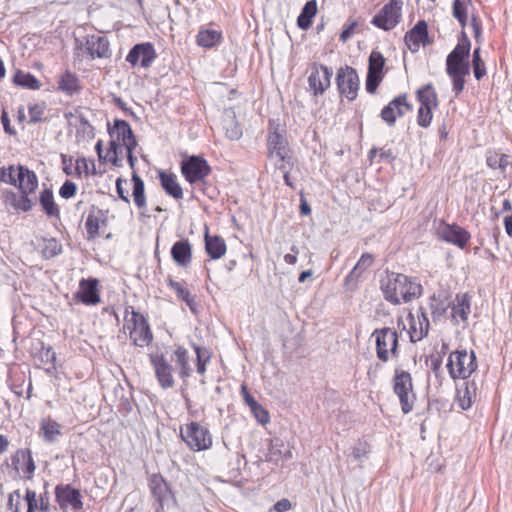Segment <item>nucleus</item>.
<instances>
[{"label":"nucleus","instance_id":"obj_1","mask_svg":"<svg viewBox=\"0 0 512 512\" xmlns=\"http://www.w3.org/2000/svg\"><path fill=\"white\" fill-rule=\"evenodd\" d=\"M380 289L384 299L392 305L411 302L418 299L423 292V288L416 278L389 271L381 279Z\"/></svg>","mask_w":512,"mask_h":512},{"label":"nucleus","instance_id":"obj_2","mask_svg":"<svg viewBox=\"0 0 512 512\" xmlns=\"http://www.w3.org/2000/svg\"><path fill=\"white\" fill-rule=\"evenodd\" d=\"M108 133L111 137L108 149V160L112 165L122 167L123 163L119 154L122 153V147L137 146L135 135L130 124L121 119L114 120L113 126L108 127Z\"/></svg>","mask_w":512,"mask_h":512},{"label":"nucleus","instance_id":"obj_3","mask_svg":"<svg viewBox=\"0 0 512 512\" xmlns=\"http://www.w3.org/2000/svg\"><path fill=\"white\" fill-rule=\"evenodd\" d=\"M75 53L79 61L95 59H109L111 56L110 44L105 36L88 35L85 41L75 40Z\"/></svg>","mask_w":512,"mask_h":512},{"label":"nucleus","instance_id":"obj_4","mask_svg":"<svg viewBox=\"0 0 512 512\" xmlns=\"http://www.w3.org/2000/svg\"><path fill=\"white\" fill-rule=\"evenodd\" d=\"M452 379H467L477 369L476 355L473 350H456L449 354L447 365Z\"/></svg>","mask_w":512,"mask_h":512},{"label":"nucleus","instance_id":"obj_5","mask_svg":"<svg viewBox=\"0 0 512 512\" xmlns=\"http://www.w3.org/2000/svg\"><path fill=\"white\" fill-rule=\"evenodd\" d=\"M181 439L195 452L208 450L212 446V435L209 429L198 422H190L180 430Z\"/></svg>","mask_w":512,"mask_h":512},{"label":"nucleus","instance_id":"obj_6","mask_svg":"<svg viewBox=\"0 0 512 512\" xmlns=\"http://www.w3.org/2000/svg\"><path fill=\"white\" fill-rule=\"evenodd\" d=\"M375 338L376 354L380 361L387 362L390 358L398 357V333L396 330L385 327L376 329L372 333Z\"/></svg>","mask_w":512,"mask_h":512},{"label":"nucleus","instance_id":"obj_7","mask_svg":"<svg viewBox=\"0 0 512 512\" xmlns=\"http://www.w3.org/2000/svg\"><path fill=\"white\" fill-rule=\"evenodd\" d=\"M393 391L398 396L401 410L408 414L413 410L415 394L410 373L396 369L393 377Z\"/></svg>","mask_w":512,"mask_h":512},{"label":"nucleus","instance_id":"obj_8","mask_svg":"<svg viewBox=\"0 0 512 512\" xmlns=\"http://www.w3.org/2000/svg\"><path fill=\"white\" fill-rule=\"evenodd\" d=\"M151 493L158 503L155 512H166L176 508V499L164 478L154 474L149 480Z\"/></svg>","mask_w":512,"mask_h":512},{"label":"nucleus","instance_id":"obj_9","mask_svg":"<svg viewBox=\"0 0 512 512\" xmlns=\"http://www.w3.org/2000/svg\"><path fill=\"white\" fill-rule=\"evenodd\" d=\"M402 4L401 0H390L372 18L371 23L386 31L393 29L401 19Z\"/></svg>","mask_w":512,"mask_h":512},{"label":"nucleus","instance_id":"obj_10","mask_svg":"<svg viewBox=\"0 0 512 512\" xmlns=\"http://www.w3.org/2000/svg\"><path fill=\"white\" fill-rule=\"evenodd\" d=\"M127 326L130 329V339L136 346L144 347L150 344L153 336L148 321L141 313L132 310Z\"/></svg>","mask_w":512,"mask_h":512},{"label":"nucleus","instance_id":"obj_11","mask_svg":"<svg viewBox=\"0 0 512 512\" xmlns=\"http://www.w3.org/2000/svg\"><path fill=\"white\" fill-rule=\"evenodd\" d=\"M181 172L190 184H194L203 181L210 174L211 168L203 157L193 155L182 161Z\"/></svg>","mask_w":512,"mask_h":512},{"label":"nucleus","instance_id":"obj_12","mask_svg":"<svg viewBox=\"0 0 512 512\" xmlns=\"http://www.w3.org/2000/svg\"><path fill=\"white\" fill-rule=\"evenodd\" d=\"M338 90L342 96L352 101L357 97L359 90V77L352 66L341 67L336 77Z\"/></svg>","mask_w":512,"mask_h":512},{"label":"nucleus","instance_id":"obj_13","mask_svg":"<svg viewBox=\"0 0 512 512\" xmlns=\"http://www.w3.org/2000/svg\"><path fill=\"white\" fill-rule=\"evenodd\" d=\"M332 67L313 66L308 76L309 90L314 96L322 95L331 85Z\"/></svg>","mask_w":512,"mask_h":512},{"label":"nucleus","instance_id":"obj_14","mask_svg":"<svg viewBox=\"0 0 512 512\" xmlns=\"http://www.w3.org/2000/svg\"><path fill=\"white\" fill-rule=\"evenodd\" d=\"M412 110V105L407 101V95L401 94L390 101L381 111L382 120L390 127L394 126L397 117H402Z\"/></svg>","mask_w":512,"mask_h":512},{"label":"nucleus","instance_id":"obj_15","mask_svg":"<svg viewBox=\"0 0 512 512\" xmlns=\"http://www.w3.org/2000/svg\"><path fill=\"white\" fill-rule=\"evenodd\" d=\"M150 361L154 367L156 378L160 386L168 389L174 386L172 366L162 354H150Z\"/></svg>","mask_w":512,"mask_h":512},{"label":"nucleus","instance_id":"obj_16","mask_svg":"<svg viewBox=\"0 0 512 512\" xmlns=\"http://www.w3.org/2000/svg\"><path fill=\"white\" fill-rule=\"evenodd\" d=\"M268 156L271 159L277 158L280 161L292 160L289 153L287 140L277 131L270 132L267 139Z\"/></svg>","mask_w":512,"mask_h":512},{"label":"nucleus","instance_id":"obj_17","mask_svg":"<svg viewBox=\"0 0 512 512\" xmlns=\"http://www.w3.org/2000/svg\"><path fill=\"white\" fill-rule=\"evenodd\" d=\"M409 319V336L410 341L413 343H416L418 341H421L424 337L428 335L429 331V320L428 317L423 311L422 308H420L419 313L417 315H413L412 313H409L408 315Z\"/></svg>","mask_w":512,"mask_h":512},{"label":"nucleus","instance_id":"obj_18","mask_svg":"<svg viewBox=\"0 0 512 512\" xmlns=\"http://www.w3.org/2000/svg\"><path fill=\"white\" fill-rule=\"evenodd\" d=\"M98 283L95 278L82 279L79 282V289L75 293V298L88 306L98 304L101 301L97 288Z\"/></svg>","mask_w":512,"mask_h":512},{"label":"nucleus","instance_id":"obj_19","mask_svg":"<svg viewBox=\"0 0 512 512\" xmlns=\"http://www.w3.org/2000/svg\"><path fill=\"white\" fill-rule=\"evenodd\" d=\"M157 57L155 48L150 42H143L134 45L126 56L129 64H150Z\"/></svg>","mask_w":512,"mask_h":512},{"label":"nucleus","instance_id":"obj_20","mask_svg":"<svg viewBox=\"0 0 512 512\" xmlns=\"http://www.w3.org/2000/svg\"><path fill=\"white\" fill-rule=\"evenodd\" d=\"M404 41L411 52H417L420 44L425 45L429 42L427 23L424 20H419L414 27L406 33Z\"/></svg>","mask_w":512,"mask_h":512},{"label":"nucleus","instance_id":"obj_21","mask_svg":"<svg viewBox=\"0 0 512 512\" xmlns=\"http://www.w3.org/2000/svg\"><path fill=\"white\" fill-rule=\"evenodd\" d=\"M56 500L61 507L71 505L74 509L82 508L80 492L72 488L70 485L57 486L55 489Z\"/></svg>","mask_w":512,"mask_h":512},{"label":"nucleus","instance_id":"obj_22","mask_svg":"<svg viewBox=\"0 0 512 512\" xmlns=\"http://www.w3.org/2000/svg\"><path fill=\"white\" fill-rule=\"evenodd\" d=\"M223 41V35L220 30L207 28L202 26L196 35V43L198 46L211 49L219 46Z\"/></svg>","mask_w":512,"mask_h":512},{"label":"nucleus","instance_id":"obj_23","mask_svg":"<svg viewBox=\"0 0 512 512\" xmlns=\"http://www.w3.org/2000/svg\"><path fill=\"white\" fill-rule=\"evenodd\" d=\"M106 213L107 211L92 207L85 222L88 240L95 239L99 233L100 225L106 224Z\"/></svg>","mask_w":512,"mask_h":512},{"label":"nucleus","instance_id":"obj_24","mask_svg":"<svg viewBox=\"0 0 512 512\" xmlns=\"http://www.w3.org/2000/svg\"><path fill=\"white\" fill-rule=\"evenodd\" d=\"M18 180L17 185L23 194L33 193L38 187V178L36 174L27 167L19 165L17 167Z\"/></svg>","mask_w":512,"mask_h":512},{"label":"nucleus","instance_id":"obj_25","mask_svg":"<svg viewBox=\"0 0 512 512\" xmlns=\"http://www.w3.org/2000/svg\"><path fill=\"white\" fill-rule=\"evenodd\" d=\"M171 257L181 267H187L192 259V247L187 239L177 241L171 248Z\"/></svg>","mask_w":512,"mask_h":512},{"label":"nucleus","instance_id":"obj_26","mask_svg":"<svg viewBox=\"0 0 512 512\" xmlns=\"http://www.w3.org/2000/svg\"><path fill=\"white\" fill-rule=\"evenodd\" d=\"M471 311V297L464 293V294H457L455 297V301L453 305L451 306V314L452 319L456 323H458V319H460L463 322H466L468 319V315Z\"/></svg>","mask_w":512,"mask_h":512},{"label":"nucleus","instance_id":"obj_27","mask_svg":"<svg viewBox=\"0 0 512 512\" xmlns=\"http://www.w3.org/2000/svg\"><path fill=\"white\" fill-rule=\"evenodd\" d=\"M442 238L446 242L464 248L470 239V234L460 226L447 225L442 231Z\"/></svg>","mask_w":512,"mask_h":512},{"label":"nucleus","instance_id":"obj_28","mask_svg":"<svg viewBox=\"0 0 512 512\" xmlns=\"http://www.w3.org/2000/svg\"><path fill=\"white\" fill-rule=\"evenodd\" d=\"M470 40L465 33L459 40L455 48L450 52L446 58V64H466L464 60L468 57L470 52Z\"/></svg>","mask_w":512,"mask_h":512},{"label":"nucleus","instance_id":"obj_29","mask_svg":"<svg viewBox=\"0 0 512 512\" xmlns=\"http://www.w3.org/2000/svg\"><path fill=\"white\" fill-rule=\"evenodd\" d=\"M226 243L220 236H209L208 230L205 232V249L211 259H219L226 253Z\"/></svg>","mask_w":512,"mask_h":512},{"label":"nucleus","instance_id":"obj_30","mask_svg":"<svg viewBox=\"0 0 512 512\" xmlns=\"http://www.w3.org/2000/svg\"><path fill=\"white\" fill-rule=\"evenodd\" d=\"M12 464L16 470H19V466L22 464L23 470L28 474V478L32 477L36 466L32 458L31 451L29 449H20L12 456Z\"/></svg>","mask_w":512,"mask_h":512},{"label":"nucleus","instance_id":"obj_31","mask_svg":"<svg viewBox=\"0 0 512 512\" xmlns=\"http://www.w3.org/2000/svg\"><path fill=\"white\" fill-rule=\"evenodd\" d=\"M447 74L453 82V91L460 94L465 85V76L470 74V66H446Z\"/></svg>","mask_w":512,"mask_h":512},{"label":"nucleus","instance_id":"obj_32","mask_svg":"<svg viewBox=\"0 0 512 512\" xmlns=\"http://www.w3.org/2000/svg\"><path fill=\"white\" fill-rule=\"evenodd\" d=\"M159 180L162 188L168 195L175 199H181L183 197V190L177 182V178L174 174L160 171Z\"/></svg>","mask_w":512,"mask_h":512},{"label":"nucleus","instance_id":"obj_33","mask_svg":"<svg viewBox=\"0 0 512 512\" xmlns=\"http://www.w3.org/2000/svg\"><path fill=\"white\" fill-rule=\"evenodd\" d=\"M416 97L421 106L437 108L438 107V95L434 86L428 83L420 87L416 92Z\"/></svg>","mask_w":512,"mask_h":512},{"label":"nucleus","instance_id":"obj_34","mask_svg":"<svg viewBox=\"0 0 512 512\" xmlns=\"http://www.w3.org/2000/svg\"><path fill=\"white\" fill-rule=\"evenodd\" d=\"M58 90L67 95L78 93L80 91V85L77 76L68 70L65 71V73L58 78Z\"/></svg>","mask_w":512,"mask_h":512},{"label":"nucleus","instance_id":"obj_35","mask_svg":"<svg viewBox=\"0 0 512 512\" xmlns=\"http://www.w3.org/2000/svg\"><path fill=\"white\" fill-rule=\"evenodd\" d=\"M173 355H174L175 359L172 357L171 361L176 362V366L179 370V376L182 379H186L187 377H189L191 375V372H192L190 365H189L190 358H189L188 351L185 348L179 346L174 351Z\"/></svg>","mask_w":512,"mask_h":512},{"label":"nucleus","instance_id":"obj_36","mask_svg":"<svg viewBox=\"0 0 512 512\" xmlns=\"http://www.w3.org/2000/svg\"><path fill=\"white\" fill-rule=\"evenodd\" d=\"M5 202L17 211L28 212L33 207V202L28 198V194L21 193L20 195L14 192L6 194Z\"/></svg>","mask_w":512,"mask_h":512},{"label":"nucleus","instance_id":"obj_37","mask_svg":"<svg viewBox=\"0 0 512 512\" xmlns=\"http://www.w3.org/2000/svg\"><path fill=\"white\" fill-rule=\"evenodd\" d=\"M39 202L48 217H60V211L54 201L53 191L51 189H44L40 193Z\"/></svg>","mask_w":512,"mask_h":512},{"label":"nucleus","instance_id":"obj_38","mask_svg":"<svg viewBox=\"0 0 512 512\" xmlns=\"http://www.w3.org/2000/svg\"><path fill=\"white\" fill-rule=\"evenodd\" d=\"M317 13L316 0L307 1L297 18V25L302 30H307L311 24L312 19Z\"/></svg>","mask_w":512,"mask_h":512},{"label":"nucleus","instance_id":"obj_39","mask_svg":"<svg viewBox=\"0 0 512 512\" xmlns=\"http://www.w3.org/2000/svg\"><path fill=\"white\" fill-rule=\"evenodd\" d=\"M374 257L370 253H363L352 269V271L346 277V283H350L352 281L357 280L363 271L367 270L373 263Z\"/></svg>","mask_w":512,"mask_h":512},{"label":"nucleus","instance_id":"obj_40","mask_svg":"<svg viewBox=\"0 0 512 512\" xmlns=\"http://www.w3.org/2000/svg\"><path fill=\"white\" fill-rule=\"evenodd\" d=\"M430 311L433 321H439L447 312L450 303L446 299L441 298L440 295L433 294L430 297Z\"/></svg>","mask_w":512,"mask_h":512},{"label":"nucleus","instance_id":"obj_41","mask_svg":"<svg viewBox=\"0 0 512 512\" xmlns=\"http://www.w3.org/2000/svg\"><path fill=\"white\" fill-rule=\"evenodd\" d=\"M464 389L458 390V405L462 410H467L472 405V398L476 394V384L474 381L464 383Z\"/></svg>","mask_w":512,"mask_h":512},{"label":"nucleus","instance_id":"obj_42","mask_svg":"<svg viewBox=\"0 0 512 512\" xmlns=\"http://www.w3.org/2000/svg\"><path fill=\"white\" fill-rule=\"evenodd\" d=\"M40 430L43 433L45 441L53 443L61 434V426L55 420L47 418L42 420Z\"/></svg>","mask_w":512,"mask_h":512},{"label":"nucleus","instance_id":"obj_43","mask_svg":"<svg viewBox=\"0 0 512 512\" xmlns=\"http://www.w3.org/2000/svg\"><path fill=\"white\" fill-rule=\"evenodd\" d=\"M132 181H133L132 195H133L134 203L138 208H140V209L144 208L146 206L144 181L136 173H133Z\"/></svg>","mask_w":512,"mask_h":512},{"label":"nucleus","instance_id":"obj_44","mask_svg":"<svg viewBox=\"0 0 512 512\" xmlns=\"http://www.w3.org/2000/svg\"><path fill=\"white\" fill-rule=\"evenodd\" d=\"M369 71L366 79V90L369 93H374L382 81V73L384 66H368Z\"/></svg>","mask_w":512,"mask_h":512},{"label":"nucleus","instance_id":"obj_45","mask_svg":"<svg viewBox=\"0 0 512 512\" xmlns=\"http://www.w3.org/2000/svg\"><path fill=\"white\" fill-rule=\"evenodd\" d=\"M13 82L21 87L36 90L40 88L39 81L30 73H24L20 70L16 71Z\"/></svg>","mask_w":512,"mask_h":512},{"label":"nucleus","instance_id":"obj_46","mask_svg":"<svg viewBox=\"0 0 512 512\" xmlns=\"http://www.w3.org/2000/svg\"><path fill=\"white\" fill-rule=\"evenodd\" d=\"M168 285L176 292L177 296L189 306L191 311H194L195 299L190 292L180 282L174 281L171 278L168 281Z\"/></svg>","mask_w":512,"mask_h":512},{"label":"nucleus","instance_id":"obj_47","mask_svg":"<svg viewBox=\"0 0 512 512\" xmlns=\"http://www.w3.org/2000/svg\"><path fill=\"white\" fill-rule=\"evenodd\" d=\"M62 252L61 244L54 238L45 241L43 246V256L46 259L53 258Z\"/></svg>","mask_w":512,"mask_h":512},{"label":"nucleus","instance_id":"obj_48","mask_svg":"<svg viewBox=\"0 0 512 512\" xmlns=\"http://www.w3.org/2000/svg\"><path fill=\"white\" fill-rule=\"evenodd\" d=\"M453 16L464 28L467 25V8L461 0H454L452 6Z\"/></svg>","mask_w":512,"mask_h":512},{"label":"nucleus","instance_id":"obj_49","mask_svg":"<svg viewBox=\"0 0 512 512\" xmlns=\"http://www.w3.org/2000/svg\"><path fill=\"white\" fill-rule=\"evenodd\" d=\"M433 109L434 108L420 105L417 115V124L420 127L427 128L430 126L433 118Z\"/></svg>","mask_w":512,"mask_h":512},{"label":"nucleus","instance_id":"obj_50","mask_svg":"<svg viewBox=\"0 0 512 512\" xmlns=\"http://www.w3.org/2000/svg\"><path fill=\"white\" fill-rule=\"evenodd\" d=\"M486 163L490 168L493 169H500L502 171H505L506 167L509 164L508 156L507 155H489L487 156Z\"/></svg>","mask_w":512,"mask_h":512},{"label":"nucleus","instance_id":"obj_51","mask_svg":"<svg viewBox=\"0 0 512 512\" xmlns=\"http://www.w3.org/2000/svg\"><path fill=\"white\" fill-rule=\"evenodd\" d=\"M18 180V171L14 166H9L8 168L2 167L0 168V181L16 186Z\"/></svg>","mask_w":512,"mask_h":512},{"label":"nucleus","instance_id":"obj_52","mask_svg":"<svg viewBox=\"0 0 512 512\" xmlns=\"http://www.w3.org/2000/svg\"><path fill=\"white\" fill-rule=\"evenodd\" d=\"M46 110L44 102L35 103L29 106L30 123H38L43 120V115Z\"/></svg>","mask_w":512,"mask_h":512},{"label":"nucleus","instance_id":"obj_53","mask_svg":"<svg viewBox=\"0 0 512 512\" xmlns=\"http://www.w3.org/2000/svg\"><path fill=\"white\" fill-rule=\"evenodd\" d=\"M224 129L230 140H238L242 136L241 127L233 119L225 122Z\"/></svg>","mask_w":512,"mask_h":512},{"label":"nucleus","instance_id":"obj_54","mask_svg":"<svg viewBox=\"0 0 512 512\" xmlns=\"http://www.w3.org/2000/svg\"><path fill=\"white\" fill-rule=\"evenodd\" d=\"M369 453V447L366 442H358L353 448L351 455L354 460L361 462Z\"/></svg>","mask_w":512,"mask_h":512},{"label":"nucleus","instance_id":"obj_55","mask_svg":"<svg viewBox=\"0 0 512 512\" xmlns=\"http://www.w3.org/2000/svg\"><path fill=\"white\" fill-rule=\"evenodd\" d=\"M77 192V185L70 180H66L64 184L60 187L59 195L63 199L72 198Z\"/></svg>","mask_w":512,"mask_h":512},{"label":"nucleus","instance_id":"obj_56","mask_svg":"<svg viewBox=\"0 0 512 512\" xmlns=\"http://www.w3.org/2000/svg\"><path fill=\"white\" fill-rule=\"evenodd\" d=\"M250 410L259 423L266 424L269 421L268 412L258 402Z\"/></svg>","mask_w":512,"mask_h":512},{"label":"nucleus","instance_id":"obj_57","mask_svg":"<svg viewBox=\"0 0 512 512\" xmlns=\"http://www.w3.org/2000/svg\"><path fill=\"white\" fill-rule=\"evenodd\" d=\"M21 494L19 490H15L8 496V507L12 512H20Z\"/></svg>","mask_w":512,"mask_h":512},{"label":"nucleus","instance_id":"obj_58","mask_svg":"<svg viewBox=\"0 0 512 512\" xmlns=\"http://www.w3.org/2000/svg\"><path fill=\"white\" fill-rule=\"evenodd\" d=\"M25 500L27 501V512H35L38 510L37 495L35 491L27 489Z\"/></svg>","mask_w":512,"mask_h":512},{"label":"nucleus","instance_id":"obj_59","mask_svg":"<svg viewBox=\"0 0 512 512\" xmlns=\"http://www.w3.org/2000/svg\"><path fill=\"white\" fill-rule=\"evenodd\" d=\"M77 173L80 175L82 172L85 174V175H89L90 174V170H89V161L85 158V157H82V158H78L76 160V167H75Z\"/></svg>","mask_w":512,"mask_h":512},{"label":"nucleus","instance_id":"obj_60","mask_svg":"<svg viewBox=\"0 0 512 512\" xmlns=\"http://www.w3.org/2000/svg\"><path fill=\"white\" fill-rule=\"evenodd\" d=\"M291 503L288 499L279 500L274 506L270 509L269 512H286L290 510Z\"/></svg>","mask_w":512,"mask_h":512},{"label":"nucleus","instance_id":"obj_61","mask_svg":"<svg viewBox=\"0 0 512 512\" xmlns=\"http://www.w3.org/2000/svg\"><path fill=\"white\" fill-rule=\"evenodd\" d=\"M241 395L243 397L244 402L249 406V408L255 406V404L257 403L254 397L249 393L245 385L241 386Z\"/></svg>","mask_w":512,"mask_h":512},{"label":"nucleus","instance_id":"obj_62","mask_svg":"<svg viewBox=\"0 0 512 512\" xmlns=\"http://www.w3.org/2000/svg\"><path fill=\"white\" fill-rule=\"evenodd\" d=\"M1 122H2V125H3V128H4V131L7 134L14 135L16 133L15 130L10 125V120H9L8 114H7V112L5 110L2 111Z\"/></svg>","mask_w":512,"mask_h":512},{"label":"nucleus","instance_id":"obj_63","mask_svg":"<svg viewBox=\"0 0 512 512\" xmlns=\"http://www.w3.org/2000/svg\"><path fill=\"white\" fill-rule=\"evenodd\" d=\"M123 182L124 181L121 178H118L116 180V191H117V193H118V195H119L121 200H123L126 203H129L130 199L128 197L127 192L123 188Z\"/></svg>","mask_w":512,"mask_h":512},{"label":"nucleus","instance_id":"obj_64","mask_svg":"<svg viewBox=\"0 0 512 512\" xmlns=\"http://www.w3.org/2000/svg\"><path fill=\"white\" fill-rule=\"evenodd\" d=\"M355 26L356 24L355 23H351L350 25H348L340 34V40L342 42H346L348 39L351 38V36L353 35L354 33V30H355Z\"/></svg>","mask_w":512,"mask_h":512}]
</instances>
